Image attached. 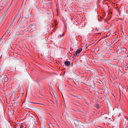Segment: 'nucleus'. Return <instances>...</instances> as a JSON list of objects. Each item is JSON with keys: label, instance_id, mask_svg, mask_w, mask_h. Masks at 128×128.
<instances>
[{"label": "nucleus", "instance_id": "1", "mask_svg": "<svg viewBox=\"0 0 128 128\" xmlns=\"http://www.w3.org/2000/svg\"><path fill=\"white\" fill-rule=\"evenodd\" d=\"M82 50V48H80L78 49L76 51L75 53L74 54V56H79V54L81 52Z\"/></svg>", "mask_w": 128, "mask_h": 128}, {"label": "nucleus", "instance_id": "2", "mask_svg": "<svg viewBox=\"0 0 128 128\" xmlns=\"http://www.w3.org/2000/svg\"><path fill=\"white\" fill-rule=\"evenodd\" d=\"M15 98V93L12 94L10 98V100H12L14 101V99Z\"/></svg>", "mask_w": 128, "mask_h": 128}, {"label": "nucleus", "instance_id": "3", "mask_svg": "<svg viewBox=\"0 0 128 128\" xmlns=\"http://www.w3.org/2000/svg\"><path fill=\"white\" fill-rule=\"evenodd\" d=\"M12 24L10 26L8 29L7 30V31L5 32V33H6L7 32H8V34H9V33L10 32V29L12 28Z\"/></svg>", "mask_w": 128, "mask_h": 128}, {"label": "nucleus", "instance_id": "4", "mask_svg": "<svg viewBox=\"0 0 128 128\" xmlns=\"http://www.w3.org/2000/svg\"><path fill=\"white\" fill-rule=\"evenodd\" d=\"M4 69L0 68V78L2 74H4Z\"/></svg>", "mask_w": 128, "mask_h": 128}, {"label": "nucleus", "instance_id": "5", "mask_svg": "<svg viewBox=\"0 0 128 128\" xmlns=\"http://www.w3.org/2000/svg\"><path fill=\"white\" fill-rule=\"evenodd\" d=\"M64 64L66 66H69L70 65V62L68 61H66L64 62Z\"/></svg>", "mask_w": 128, "mask_h": 128}, {"label": "nucleus", "instance_id": "6", "mask_svg": "<svg viewBox=\"0 0 128 128\" xmlns=\"http://www.w3.org/2000/svg\"><path fill=\"white\" fill-rule=\"evenodd\" d=\"M117 48H118V50L120 48L121 49H122V50H122L123 52H126V49L124 48H120V46H118V47Z\"/></svg>", "mask_w": 128, "mask_h": 128}, {"label": "nucleus", "instance_id": "7", "mask_svg": "<svg viewBox=\"0 0 128 128\" xmlns=\"http://www.w3.org/2000/svg\"><path fill=\"white\" fill-rule=\"evenodd\" d=\"M72 96H73L74 97L77 98L79 99H82L83 98L81 96H78L73 95H72Z\"/></svg>", "mask_w": 128, "mask_h": 128}, {"label": "nucleus", "instance_id": "8", "mask_svg": "<svg viewBox=\"0 0 128 128\" xmlns=\"http://www.w3.org/2000/svg\"><path fill=\"white\" fill-rule=\"evenodd\" d=\"M48 124L49 126V128H54V126L52 124L50 123Z\"/></svg>", "mask_w": 128, "mask_h": 128}, {"label": "nucleus", "instance_id": "9", "mask_svg": "<svg viewBox=\"0 0 128 128\" xmlns=\"http://www.w3.org/2000/svg\"><path fill=\"white\" fill-rule=\"evenodd\" d=\"M64 33H63L62 35H61V34H60V35H59L58 36V38H61V37H62V36H63L64 35Z\"/></svg>", "mask_w": 128, "mask_h": 128}, {"label": "nucleus", "instance_id": "10", "mask_svg": "<svg viewBox=\"0 0 128 128\" xmlns=\"http://www.w3.org/2000/svg\"><path fill=\"white\" fill-rule=\"evenodd\" d=\"M20 91L21 92L22 94H24V90L23 88H22L20 89Z\"/></svg>", "mask_w": 128, "mask_h": 128}, {"label": "nucleus", "instance_id": "11", "mask_svg": "<svg viewBox=\"0 0 128 128\" xmlns=\"http://www.w3.org/2000/svg\"><path fill=\"white\" fill-rule=\"evenodd\" d=\"M1 76H0V77L2 79H3L5 77V75H4L3 74H2L1 75Z\"/></svg>", "mask_w": 128, "mask_h": 128}, {"label": "nucleus", "instance_id": "12", "mask_svg": "<svg viewBox=\"0 0 128 128\" xmlns=\"http://www.w3.org/2000/svg\"><path fill=\"white\" fill-rule=\"evenodd\" d=\"M98 82L102 85H103L104 84H103L102 83V82L100 80H99L98 81V82Z\"/></svg>", "mask_w": 128, "mask_h": 128}, {"label": "nucleus", "instance_id": "13", "mask_svg": "<svg viewBox=\"0 0 128 128\" xmlns=\"http://www.w3.org/2000/svg\"><path fill=\"white\" fill-rule=\"evenodd\" d=\"M8 80V78L7 77V76L6 77V78L5 79H4V82H6Z\"/></svg>", "mask_w": 128, "mask_h": 128}, {"label": "nucleus", "instance_id": "14", "mask_svg": "<svg viewBox=\"0 0 128 128\" xmlns=\"http://www.w3.org/2000/svg\"><path fill=\"white\" fill-rule=\"evenodd\" d=\"M16 106H15V107H14L13 109V114H14V112L15 111V110H16Z\"/></svg>", "mask_w": 128, "mask_h": 128}, {"label": "nucleus", "instance_id": "15", "mask_svg": "<svg viewBox=\"0 0 128 128\" xmlns=\"http://www.w3.org/2000/svg\"><path fill=\"white\" fill-rule=\"evenodd\" d=\"M14 126H15L14 127V128H17L16 127V126H17V124H16V123H14Z\"/></svg>", "mask_w": 128, "mask_h": 128}, {"label": "nucleus", "instance_id": "16", "mask_svg": "<svg viewBox=\"0 0 128 128\" xmlns=\"http://www.w3.org/2000/svg\"><path fill=\"white\" fill-rule=\"evenodd\" d=\"M17 16H18V15H17V14H16L14 18V20L16 19V17Z\"/></svg>", "mask_w": 128, "mask_h": 128}, {"label": "nucleus", "instance_id": "17", "mask_svg": "<svg viewBox=\"0 0 128 128\" xmlns=\"http://www.w3.org/2000/svg\"><path fill=\"white\" fill-rule=\"evenodd\" d=\"M30 103H32V104H38V103H35V102H31ZM42 104V105H44V104Z\"/></svg>", "mask_w": 128, "mask_h": 128}, {"label": "nucleus", "instance_id": "18", "mask_svg": "<svg viewBox=\"0 0 128 128\" xmlns=\"http://www.w3.org/2000/svg\"><path fill=\"white\" fill-rule=\"evenodd\" d=\"M33 31V30H30L29 31H28V32L30 33H31Z\"/></svg>", "mask_w": 128, "mask_h": 128}, {"label": "nucleus", "instance_id": "19", "mask_svg": "<svg viewBox=\"0 0 128 128\" xmlns=\"http://www.w3.org/2000/svg\"><path fill=\"white\" fill-rule=\"evenodd\" d=\"M41 90H42V88L41 87V86H39Z\"/></svg>", "mask_w": 128, "mask_h": 128}, {"label": "nucleus", "instance_id": "20", "mask_svg": "<svg viewBox=\"0 0 128 128\" xmlns=\"http://www.w3.org/2000/svg\"><path fill=\"white\" fill-rule=\"evenodd\" d=\"M110 34H109V33H108L107 34V36H109Z\"/></svg>", "mask_w": 128, "mask_h": 128}, {"label": "nucleus", "instance_id": "21", "mask_svg": "<svg viewBox=\"0 0 128 128\" xmlns=\"http://www.w3.org/2000/svg\"><path fill=\"white\" fill-rule=\"evenodd\" d=\"M24 128V127L23 126H21L20 127V128Z\"/></svg>", "mask_w": 128, "mask_h": 128}, {"label": "nucleus", "instance_id": "22", "mask_svg": "<svg viewBox=\"0 0 128 128\" xmlns=\"http://www.w3.org/2000/svg\"><path fill=\"white\" fill-rule=\"evenodd\" d=\"M39 93L40 95H41L42 96H43V95L40 92H39Z\"/></svg>", "mask_w": 128, "mask_h": 128}, {"label": "nucleus", "instance_id": "23", "mask_svg": "<svg viewBox=\"0 0 128 128\" xmlns=\"http://www.w3.org/2000/svg\"><path fill=\"white\" fill-rule=\"evenodd\" d=\"M6 34V33H5L4 34V35H3V36L2 37H3L4 36V35Z\"/></svg>", "mask_w": 128, "mask_h": 128}, {"label": "nucleus", "instance_id": "24", "mask_svg": "<svg viewBox=\"0 0 128 128\" xmlns=\"http://www.w3.org/2000/svg\"><path fill=\"white\" fill-rule=\"evenodd\" d=\"M6 34V33H5L4 34V35H3V36L2 37H3L4 36V35Z\"/></svg>", "mask_w": 128, "mask_h": 128}, {"label": "nucleus", "instance_id": "25", "mask_svg": "<svg viewBox=\"0 0 128 128\" xmlns=\"http://www.w3.org/2000/svg\"><path fill=\"white\" fill-rule=\"evenodd\" d=\"M57 25V24H56V25H55V26H56Z\"/></svg>", "mask_w": 128, "mask_h": 128}]
</instances>
